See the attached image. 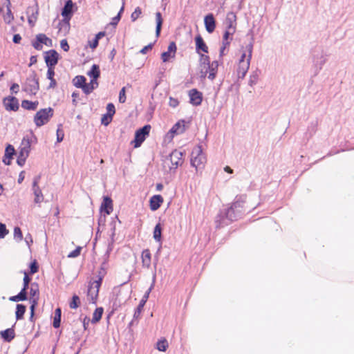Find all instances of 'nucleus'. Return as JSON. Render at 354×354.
Instances as JSON below:
<instances>
[{
	"label": "nucleus",
	"mask_w": 354,
	"mask_h": 354,
	"mask_svg": "<svg viewBox=\"0 0 354 354\" xmlns=\"http://www.w3.org/2000/svg\"><path fill=\"white\" fill-rule=\"evenodd\" d=\"M9 233L4 223H0V239H3Z\"/></svg>",
	"instance_id": "nucleus-56"
},
{
	"label": "nucleus",
	"mask_w": 354,
	"mask_h": 354,
	"mask_svg": "<svg viewBox=\"0 0 354 354\" xmlns=\"http://www.w3.org/2000/svg\"><path fill=\"white\" fill-rule=\"evenodd\" d=\"M205 162L206 156L203 152L202 147L198 145L192 151L191 165L198 169L203 168Z\"/></svg>",
	"instance_id": "nucleus-5"
},
{
	"label": "nucleus",
	"mask_w": 354,
	"mask_h": 354,
	"mask_svg": "<svg viewBox=\"0 0 354 354\" xmlns=\"http://www.w3.org/2000/svg\"><path fill=\"white\" fill-rule=\"evenodd\" d=\"M86 79L83 75H77L73 79V84L75 87L82 88L83 90V88L86 86Z\"/></svg>",
	"instance_id": "nucleus-32"
},
{
	"label": "nucleus",
	"mask_w": 354,
	"mask_h": 354,
	"mask_svg": "<svg viewBox=\"0 0 354 354\" xmlns=\"http://www.w3.org/2000/svg\"><path fill=\"white\" fill-rule=\"evenodd\" d=\"M106 113L109 115V118L113 117L115 113V108L113 103H109L106 105Z\"/></svg>",
	"instance_id": "nucleus-54"
},
{
	"label": "nucleus",
	"mask_w": 354,
	"mask_h": 354,
	"mask_svg": "<svg viewBox=\"0 0 354 354\" xmlns=\"http://www.w3.org/2000/svg\"><path fill=\"white\" fill-rule=\"evenodd\" d=\"M28 15V21L30 26H34L39 15V6L36 3L35 7H28L26 11Z\"/></svg>",
	"instance_id": "nucleus-16"
},
{
	"label": "nucleus",
	"mask_w": 354,
	"mask_h": 354,
	"mask_svg": "<svg viewBox=\"0 0 354 354\" xmlns=\"http://www.w3.org/2000/svg\"><path fill=\"white\" fill-rule=\"evenodd\" d=\"M199 63L201 67L207 68L212 62H210L209 57L203 54H200Z\"/></svg>",
	"instance_id": "nucleus-47"
},
{
	"label": "nucleus",
	"mask_w": 354,
	"mask_h": 354,
	"mask_svg": "<svg viewBox=\"0 0 354 354\" xmlns=\"http://www.w3.org/2000/svg\"><path fill=\"white\" fill-rule=\"evenodd\" d=\"M14 239L17 241L20 242L23 239V234L21 230L19 227L16 226L14 228Z\"/></svg>",
	"instance_id": "nucleus-51"
},
{
	"label": "nucleus",
	"mask_w": 354,
	"mask_h": 354,
	"mask_svg": "<svg viewBox=\"0 0 354 354\" xmlns=\"http://www.w3.org/2000/svg\"><path fill=\"white\" fill-rule=\"evenodd\" d=\"M124 1L122 0V6L120 10H119L118 15L112 19V21L111 22V24L112 26H117V24H118L119 21L121 19V15L124 11Z\"/></svg>",
	"instance_id": "nucleus-46"
},
{
	"label": "nucleus",
	"mask_w": 354,
	"mask_h": 354,
	"mask_svg": "<svg viewBox=\"0 0 354 354\" xmlns=\"http://www.w3.org/2000/svg\"><path fill=\"white\" fill-rule=\"evenodd\" d=\"M245 196H236L235 201L232 203V206L236 209V211H240L243 213V203H245Z\"/></svg>",
	"instance_id": "nucleus-29"
},
{
	"label": "nucleus",
	"mask_w": 354,
	"mask_h": 354,
	"mask_svg": "<svg viewBox=\"0 0 354 354\" xmlns=\"http://www.w3.org/2000/svg\"><path fill=\"white\" fill-rule=\"evenodd\" d=\"M150 129L151 126L149 124H145L136 131L134 140L131 141V144L133 145L134 148H138L141 146L147 136L149 134Z\"/></svg>",
	"instance_id": "nucleus-6"
},
{
	"label": "nucleus",
	"mask_w": 354,
	"mask_h": 354,
	"mask_svg": "<svg viewBox=\"0 0 354 354\" xmlns=\"http://www.w3.org/2000/svg\"><path fill=\"white\" fill-rule=\"evenodd\" d=\"M145 304H146L144 303V301H140L138 306H137V308L135 310V312L133 314V319H138L140 316V314H141L142 309Z\"/></svg>",
	"instance_id": "nucleus-52"
},
{
	"label": "nucleus",
	"mask_w": 354,
	"mask_h": 354,
	"mask_svg": "<svg viewBox=\"0 0 354 354\" xmlns=\"http://www.w3.org/2000/svg\"><path fill=\"white\" fill-rule=\"evenodd\" d=\"M11 3L8 1V5H6L7 12L3 16V19L6 24H10L14 20V16L10 9Z\"/></svg>",
	"instance_id": "nucleus-39"
},
{
	"label": "nucleus",
	"mask_w": 354,
	"mask_h": 354,
	"mask_svg": "<svg viewBox=\"0 0 354 354\" xmlns=\"http://www.w3.org/2000/svg\"><path fill=\"white\" fill-rule=\"evenodd\" d=\"M243 212L240 211H236V209L231 205L230 207L225 209L223 215H218V217H220V220L216 221V223L219 222L216 225V227H221L223 225H228V223L226 222L225 220L232 222L241 218Z\"/></svg>",
	"instance_id": "nucleus-3"
},
{
	"label": "nucleus",
	"mask_w": 354,
	"mask_h": 354,
	"mask_svg": "<svg viewBox=\"0 0 354 354\" xmlns=\"http://www.w3.org/2000/svg\"><path fill=\"white\" fill-rule=\"evenodd\" d=\"M163 203V198L161 195H154L149 200L150 209L156 211L161 206Z\"/></svg>",
	"instance_id": "nucleus-21"
},
{
	"label": "nucleus",
	"mask_w": 354,
	"mask_h": 354,
	"mask_svg": "<svg viewBox=\"0 0 354 354\" xmlns=\"http://www.w3.org/2000/svg\"><path fill=\"white\" fill-rule=\"evenodd\" d=\"M156 36L158 37L161 32L162 26L163 23V19L162 17V14L160 12H157L156 13Z\"/></svg>",
	"instance_id": "nucleus-31"
},
{
	"label": "nucleus",
	"mask_w": 354,
	"mask_h": 354,
	"mask_svg": "<svg viewBox=\"0 0 354 354\" xmlns=\"http://www.w3.org/2000/svg\"><path fill=\"white\" fill-rule=\"evenodd\" d=\"M75 4L72 0H66L62 9L61 15L65 21L71 20L77 8H74Z\"/></svg>",
	"instance_id": "nucleus-11"
},
{
	"label": "nucleus",
	"mask_w": 354,
	"mask_h": 354,
	"mask_svg": "<svg viewBox=\"0 0 354 354\" xmlns=\"http://www.w3.org/2000/svg\"><path fill=\"white\" fill-rule=\"evenodd\" d=\"M141 13V9L139 7H137L131 15L132 21H135L139 17Z\"/></svg>",
	"instance_id": "nucleus-60"
},
{
	"label": "nucleus",
	"mask_w": 354,
	"mask_h": 354,
	"mask_svg": "<svg viewBox=\"0 0 354 354\" xmlns=\"http://www.w3.org/2000/svg\"><path fill=\"white\" fill-rule=\"evenodd\" d=\"M55 76V71L54 68L49 67L47 71L46 77L50 80V84L48 86V88H54L57 85V82L54 78Z\"/></svg>",
	"instance_id": "nucleus-28"
},
{
	"label": "nucleus",
	"mask_w": 354,
	"mask_h": 354,
	"mask_svg": "<svg viewBox=\"0 0 354 354\" xmlns=\"http://www.w3.org/2000/svg\"><path fill=\"white\" fill-rule=\"evenodd\" d=\"M80 305V297L77 295H73L71 301L69 303V306L72 309H77Z\"/></svg>",
	"instance_id": "nucleus-48"
},
{
	"label": "nucleus",
	"mask_w": 354,
	"mask_h": 354,
	"mask_svg": "<svg viewBox=\"0 0 354 354\" xmlns=\"http://www.w3.org/2000/svg\"><path fill=\"white\" fill-rule=\"evenodd\" d=\"M186 123H189V122H186L185 120H178L169 130L167 133V136H169L171 139H172L175 135H179L183 133L186 129Z\"/></svg>",
	"instance_id": "nucleus-10"
},
{
	"label": "nucleus",
	"mask_w": 354,
	"mask_h": 354,
	"mask_svg": "<svg viewBox=\"0 0 354 354\" xmlns=\"http://www.w3.org/2000/svg\"><path fill=\"white\" fill-rule=\"evenodd\" d=\"M259 73H260L259 71L256 70V71H253L252 73V74L250 75L248 84L250 86H253L254 85H255L257 83Z\"/></svg>",
	"instance_id": "nucleus-42"
},
{
	"label": "nucleus",
	"mask_w": 354,
	"mask_h": 354,
	"mask_svg": "<svg viewBox=\"0 0 354 354\" xmlns=\"http://www.w3.org/2000/svg\"><path fill=\"white\" fill-rule=\"evenodd\" d=\"M29 268L30 274H33L37 272L39 270V266L37 262L35 260L31 262L29 265Z\"/></svg>",
	"instance_id": "nucleus-53"
},
{
	"label": "nucleus",
	"mask_w": 354,
	"mask_h": 354,
	"mask_svg": "<svg viewBox=\"0 0 354 354\" xmlns=\"http://www.w3.org/2000/svg\"><path fill=\"white\" fill-rule=\"evenodd\" d=\"M195 43L196 52L197 53L201 54V51L203 53H208V47L201 35L198 34L195 37Z\"/></svg>",
	"instance_id": "nucleus-20"
},
{
	"label": "nucleus",
	"mask_w": 354,
	"mask_h": 354,
	"mask_svg": "<svg viewBox=\"0 0 354 354\" xmlns=\"http://www.w3.org/2000/svg\"><path fill=\"white\" fill-rule=\"evenodd\" d=\"M1 337L6 342H10L15 337L13 328H9L0 332Z\"/></svg>",
	"instance_id": "nucleus-22"
},
{
	"label": "nucleus",
	"mask_w": 354,
	"mask_h": 354,
	"mask_svg": "<svg viewBox=\"0 0 354 354\" xmlns=\"http://www.w3.org/2000/svg\"><path fill=\"white\" fill-rule=\"evenodd\" d=\"M250 62L246 61L245 63L239 64L237 68L238 79H244L249 68Z\"/></svg>",
	"instance_id": "nucleus-24"
},
{
	"label": "nucleus",
	"mask_w": 354,
	"mask_h": 354,
	"mask_svg": "<svg viewBox=\"0 0 354 354\" xmlns=\"http://www.w3.org/2000/svg\"><path fill=\"white\" fill-rule=\"evenodd\" d=\"M39 104L38 101H30L28 100H24L21 102V107L26 110L35 111L37 108Z\"/></svg>",
	"instance_id": "nucleus-26"
},
{
	"label": "nucleus",
	"mask_w": 354,
	"mask_h": 354,
	"mask_svg": "<svg viewBox=\"0 0 354 354\" xmlns=\"http://www.w3.org/2000/svg\"><path fill=\"white\" fill-rule=\"evenodd\" d=\"M100 210L101 212H104L106 214H110L113 211V201L111 197L106 196H104L103 201L101 203Z\"/></svg>",
	"instance_id": "nucleus-18"
},
{
	"label": "nucleus",
	"mask_w": 354,
	"mask_h": 354,
	"mask_svg": "<svg viewBox=\"0 0 354 354\" xmlns=\"http://www.w3.org/2000/svg\"><path fill=\"white\" fill-rule=\"evenodd\" d=\"M142 263L144 267L149 268L151 266V253L149 250L145 249L142 252Z\"/></svg>",
	"instance_id": "nucleus-30"
},
{
	"label": "nucleus",
	"mask_w": 354,
	"mask_h": 354,
	"mask_svg": "<svg viewBox=\"0 0 354 354\" xmlns=\"http://www.w3.org/2000/svg\"><path fill=\"white\" fill-rule=\"evenodd\" d=\"M113 117L109 118V115L105 113L101 118V123L104 126H108L112 121Z\"/></svg>",
	"instance_id": "nucleus-55"
},
{
	"label": "nucleus",
	"mask_w": 354,
	"mask_h": 354,
	"mask_svg": "<svg viewBox=\"0 0 354 354\" xmlns=\"http://www.w3.org/2000/svg\"><path fill=\"white\" fill-rule=\"evenodd\" d=\"M41 176H37L34 178L32 182V189L33 191V194L35 195L34 201L35 203H40L44 200V196L42 194L41 190L38 186L39 181L40 180Z\"/></svg>",
	"instance_id": "nucleus-14"
},
{
	"label": "nucleus",
	"mask_w": 354,
	"mask_h": 354,
	"mask_svg": "<svg viewBox=\"0 0 354 354\" xmlns=\"http://www.w3.org/2000/svg\"><path fill=\"white\" fill-rule=\"evenodd\" d=\"M328 55L322 46H317L312 50V57L315 74L317 75L322 68L327 60Z\"/></svg>",
	"instance_id": "nucleus-2"
},
{
	"label": "nucleus",
	"mask_w": 354,
	"mask_h": 354,
	"mask_svg": "<svg viewBox=\"0 0 354 354\" xmlns=\"http://www.w3.org/2000/svg\"><path fill=\"white\" fill-rule=\"evenodd\" d=\"M62 318V310L60 308H57L55 310V315L53 318V326L55 328H58L61 324Z\"/></svg>",
	"instance_id": "nucleus-33"
},
{
	"label": "nucleus",
	"mask_w": 354,
	"mask_h": 354,
	"mask_svg": "<svg viewBox=\"0 0 354 354\" xmlns=\"http://www.w3.org/2000/svg\"><path fill=\"white\" fill-rule=\"evenodd\" d=\"M62 124L59 125V127L57 130V142H61L64 137V133L62 129H60Z\"/></svg>",
	"instance_id": "nucleus-59"
},
{
	"label": "nucleus",
	"mask_w": 354,
	"mask_h": 354,
	"mask_svg": "<svg viewBox=\"0 0 354 354\" xmlns=\"http://www.w3.org/2000/svg\"><path fill=\"white\" fill-rule=\"evenodd\" d=\"M233 32V31L232 32H230L229 30L225 31L223 37V45H229L230 43L227 41V39L229 38L230 35H232Z\"/></svg>",
	"instance_id": "nucleus-64"
},
{
	"label": "nucleus",
	"mask_w": 354,
	"mask_h": 354,
	"mask_svg": "<svg viewBox=\"0 0 354 354\" xmlns=\"http://www.w3.org/2000/svg\"><path fill=\"white\" fill-rule=\"evenodd\" d=\"M59 55L55 50H49L45 53L44 59L48 68L49 67L54 68L57 64Z\"/></svg>",
	"instance_id": "nucleus-12"
},
{
	"label": "nucleus",
	"mask_w": 354,
	"mask_h": 354,
	"mask_svg": "<svg viewBox=\"0 0 354 354\" xmlns=\"http://www.w3.org/2000/svg\"><path fill=\"white\" fill-rule=\"evenodd\" d=\"M3 104L6 110L8 111H17L19 108V100L14 96L5 97Z\"/></svg>",
	"instance_id": "nucleus-13"
},
{
	"label": "nucleus",
	"mask_w": 354,
	"mask_h": 354,
	"mask_svg": "<svg viewBox=\"0 0 354 354\" xmlns=\"http://www.w3.org/2000/svg\"><path fill=\"white\" fill-rule=\"evenodd\" d=\"M168 348V342L166 339H162L158 341L156 344V348L159 351L165 352Z\"/></svg>",
	"instance_id": "nucleus-45"
},
{
	"label": "nucleus",
	"mask_w": 354,
	"mask_h": 354,
	"mask_svg": "<svg viewBox=\"0 0 354 354\" xmlns=\"http://www.w3.org/2000/svg\"><path fill=\"white\" fill-rule=\"evenodd\" d=\"M218 67V61H213L209 65L207 66L209 73V75L207 76L208 79H209L210 80H213L216 77Z\"/></svg>",
	"instance_id": "nucleus-25"
},
{
	"label": "nucleus",
	"mask_w": 354,
	"mask_h": 354,
	"mask_svg": "<svg viewBox=\"0 0 354 354\" xmlns=\"http://www.w3.org/2000/svg\"><path fill=\"white\" fill-rule=\"evenodd\" d=\"M204 24L207 32L212 33L216 28V20L212 13H209L204 17Z\"/></svg>",
	"instance_id": "nucleus-17"
},
{
	"label": "nucleus",
	"mask_w": 354,
	"mask_h": 354,
	"mask_svg": "<svg viewBox=\"0 0 354 354\" xmlns=\"http://www.w3.org/2000/svg\"><path fill=\"white\" fill-rule=\"evenodd\" d=\"M236 17L235 14L232 12H230L227 15V17H226L227 28L228 29H232L233 32H234V29H235V28L233 26V24H234V22L236 21Z\"/></svg>",
	"instance_id": "nucleus-34"
},
{
	"label": "nucleus",
	"mask_w": 354,
	"mask_h": 354,
	"mask_svg": "<svg viewBox=\"0 0 354 354\" xmlns=\"http://www.w3.org/2000/svg\"><path fill=\"white\" fill-rule=\"evenodd\" d=\"M23 91L30 95H35L39 90V78L35 71H32L22 86Z\"/></svg>",
	"instance_id": "nucleus-1"
},
{
	"label": "nucleus",
	"mask_w": 354,
	"mask_h": 354,
	"mask_svg": "<svg viewBox=\"0 0 354 354\" xmlns=\"http://www.w3.org/2000/svg\"><path fill=\"white\" fill-rule=\"evenodd\" d=\"M184 155V152L178 151L177 149H174L169 153L168 158L171 163V167H170V170H176L178 166L181 165L183 163V156Z\"/></svg>",
	"instance_id": "nucleus-9"
},
{
	"label": "nucleus",
	"mask_w": 354,
	"mask_h": 354,
	"mask_svg": "<svg viewBox=\"0 0 354 354\" xmlns=\"http://www.w3.org/2000/svg\"><path fill=\"white\" fill-rule=\"evenodd\" d=\"M101 285L99 281H93L89 282L87 290V297L90 303L96 304Z\"/></svg>",
	"instance_id": "nucleus-8"
},
{
	"label": "nucleus",
	"mask_w": 354,
	"mask_h": 354,
	"mask_svg": "<svg viewBox=\"0 0 354 354\" xmlns=\"http://www.w3.org/2000/svg\"><path fill=\"white\" fill-rule=\"evenodd\" d=\"M26 142V144L24 147H21L20 149V151L18 154L17 158V163L20 167H23L25 165L26 158H28L30 149V144L31 141L28 138H24L22 140V144L24 145V142Z\"/></svg>",
	"instance_id": "nucleus-7"
},
{
	"label": "nucleus",
	"mask_w": 354,
	"mask_h": 354,
	"mask_svg": "<svg viewBox=\"0 0 354 354\" xmlns=\"http://www.w3.org/2000/svg\"><path fill=\"white\" fill-rule=\"evenodd\" d=\"M54 110L51 107L41 109L34 116V122L37 127L47 124L53 118Z\"/></svg>",
	"instance_id": "nucleus-4"
},
{
	"label": "nucleus",
	"mask_w": 354,
	"mask_h": 354,
	"mask_svg": "<svg viewBox=\"0 0 354 354\" xmlns=\"http://www.w3.org/2000/svg\"><path fill=\"white\" fill-rule=\"evenodd\" d=\"M60 46L62 49L65 52H68L69 50L70 46L66 39H64L60 41Z\"/></svg>",
	"instance_id": "nucleus-62"
},
{
	"label": "nucleus",
	"mask_w": 354,
	"mask_h": 354,
	"mask_svg": "<svg viewBox=\"0 0 354 354\" xmlns=\"http://www.w3.org/2000/svg\"><path fill=\"white\" fill-rule=\"evenodd\" d=\"M70 21L71 20L65 21V19L63 18L62 21L58 24L59 30L68 32L70 30Z\"/></svg>",
	"instance_id": "nucleus-43"
},
{
	"label": "nucleus",
	"mask_w": 354,
	"mask_h": 354,
	"mask_svg": "<svg viewBox=\"0 0 354 354\" xmlns=\"http://www.w3.org/2000/svg\"><path fill=\"white\" fill-rule=\"evenodd\" d=\"M82 250L81 247H77L74 250L71 252L68 255V257L69 258H75L78 257L80 254V252Z\"/></svg>",
	"instance_id": "nucleus-61"
},
{
	"label": "nucleus",
	"mask_w": 354,
	"mask_h": 354,
	"mask_svg": "<svg viewBox=\"0 0 354 354\" xmlns=\"http://www.w3.org/2000/svg\"><path fill=\"white\" fill-rule=\"evenodd\" d=\"M189 102L194 106H199L203 100V94L196 88H192L189 91Z\"/></svg>",
	"instance_id": "nucleus-15"
},
{
	"label": "nucleus",
	"mask_w": 354,
	"mask_h": 354,
	"mask_svg": "<svg viewBox=\"0 0 354 354\" xmlns=\"http://www.w3.org/2000/svg\"><path fill=\"white\" fill-rule=\"evenodd\" d=\"M104 313V308L102 307L97 308L93 314L91 319V323L96 324L102 319V315Z\"/></svg>",
	"instance_id": "nucleus-38"
},
{
	"label": "nucleus",
	"mask_w": 354,
	"mask_h": 354,
	"mask_svg": "<svg viewBox=\"0 0 354 354\" xmlns=\"http://www.w3.org/2000/svg\"><path fill=\"white\" fill-rule=\"evenodd\" d=\"M38 300H39V297H37L30 299V301L31 304L30 310V311H32V314H33V312H35V308L38 304Z\"/></svg>",
	"instance_id": "nucleus-58"
},
{
	"label": "nucleus",
	"mask_w": 354,
	"mask_h": 354,
	"mask_svg": "<svg viewBox=\"0 0 354 354\" xmlns=\"http://www.w3.org/2000/svg\"><path fill=\"white\" fill-rule=\"evenodd\" d=\"M30 298L39 297V285L37 283L34 282L31 283L30 288Z\"/></svg>",
	"instance_id": "nucleus-41"
},
{
	"label": "nucleus",
	"mask_w": 354,
	"mask_h": 354,
	"mask_svg": "<svg viewBox=\"0 0 354 354\" xmlns=\"http://www.w3.org/2000/svg\"><path fill=\"white\" fill-rule=\"evenodd\" d=\"M36 39L40 43V44H44L48 46L52 45V40L48 38L45 34L39 33L36 35Z\"/></svg>",
	"instance_id": "nucleus-37"
},
{
	"label": "nucleus",
	"mask_w": 354,
	"mask_h": 354,
	"mask_svg": "<svg viewBox=\"0 0 354 354\" xmlns=\"http://www.w3.org/2000/svg\"><path fill=\"white\" fill-rule=\"evenodd\" d=\"M26 306L24 304H17L16 312H15L16 319L17 320L22 319L24 318V313H26Z\"/></svg>",
	"instance_id": "nucleus-35"
},
{
	"label": "nucleus",
	"mask_w": 354,
	"mask_h": 354,
	"mask_svg": "<svg viewBox=\"0 0 354 354\" xmlns=\"http://www.w3.org/2000/svg\"><path fill=\"white\" fill-rule=\"evenodd\" d=\"M87 75L95 82L96 86H98L97 79L100 76V67L97 64H93L91 70L87 73Z\"/></svg>",
	"instance_id": "nucleus-23"
},
{
	"label": "nucleus",
	"mask_w": 354,
	"mask_h": 354,
	"mask_svg": "<svg viewBox=\"0 0 354 354\" xmlns=\"http://www.w3.org/2000/svg\"><path fill=\"white\" fill-rule=\"evenodd\" d=\"M15 154V149L11 145H8L5 149L4 156L3 158V162L6 165H10L13 156Z\"/></svg>",
	"instance_id": "nucleus-19"
},
{
	"label": "nucleus",
	"mask_w": 354,
	"mask_h": 354,
	"mask_svg": "<svg viewBox=\"0 0 354 354\" xmlns=\"http://www.w3.org/2000/svg\"><path fill=\"white\" fill-rule=\"evenodd\" d=\"M126 101L125 88L123 87L119 93V102L120 103H124Z\"/></svg>",
	"instance_id": "nucleus-63"
},
{
	"label": "nucleus",
	"mask_w": 354,
	"mask_h": 354,
	"mask_svg": "<svg viewBox=\"0 0 354 354\" xmlns=\"http://www.w3.org/2000/svg\"><path fill=\"white\" fill-rule=\"evenodd\" d=\"M156 278V272H154L153 274V277H152L151 284L150 287L148 288V290L145 292L144 295L142 296V298L141 299L140 301H144V303H145V304L147 303V301L149 299L150 292H151V290L153 289V288L155 286Z\"/></svg>",
	"instance_id": "nucleus-36"
},
{
	"label": "nucleus",
	"mask_w": 354,
	"mask_h": 354,
	"mask_svg": "<svg viewBox=\"0 0 354 354\" xmlns=\"http://www.w3.org/2000/svg\"><path fill=\"white\" fill-rule=\"evenodd\" d=\"M253 46H254V37H253V36H252L250 42L248 45H246V50L248 53V58H247L246 61L250 62V60L252 59Z\"/></svg>",
	"instance_id": "nucleus-50"
},
{
	"label": "nucleus",
	"mask_w": 354,
	"mask_h": 354,
	"mask_svg": "<svg viewBox=\"0 0 354 354\" xmlns=\"http://www.w3.org/2000/svg\"><path fill=\"white\" fill-rule=\"evenodd\" d=\"M162 225L160 223H158L153 230V237L160 245L162 244Z\"/></svg>",
	"instance_id": "nucleus-27"
},
{
	"label": "nucleus",
	"mask_w": 354,
	"mask_h": 354,
	"mask_svg": "<svg viewBox=\"0 0 354 354\" xmlns=\"http://www.w3.org/2000/svg\"><path fill=\"white\" fill-rule=\"evenodd\" d=\"M97 86H96L95 82L93 81V80H91L89 83L86 82V86L84 88H83V92L88 95L91 93L95 88H97Z\"/></svg>",
	"instance_id": "nucleus-44"
},
{
	"label": "nucleus",
	"mask_w": 354,
	"mask_h": 354,
	"mask_svg": "<svg viewBox=\"0 0 354 354\" xmlns=\"http://www.w3.org/2000/svg\"><path fill=\"white\" fill-rule=\"evenodd\" d=\"M28 299V293H25L24 290H21L17 295L12 296L9 298L10 301L18 302L20 301H26Z\"/></svg>",
	"instance_id": "nucleus-40"
},
{
	"label": "nucleus",
	"mask_w": 354,
	"mask_h": 354,
	"mask_svg": "<svg viewBox=\"0 0 354 354\" xmlns=\"http://www.w3.org/2000/svg\"><path fill=\"white\" fill-rule=\"evenodd\" d=\"M176 50H177V47H176V43L174 41L170 42L169 45L168 46V48H167V51L169 52L171 54H172L171 57H175Z\"/></svg>",
	"instance_id": "nucleus-57"
},
{
	"label": "nucleus",
	"mask_w": 354,
	"mask_h": 354,
	"mask_svg": "<svg viewBox=\"0 0 354 354\" xmlns=\"http://www.w3.org/2000/svg\"><path fill=\"white\" fill-rule=\"evenodd\" d=\"M104 264H105V262H104L102 264V266L100 268V270L98 271L97 279L94 280V281H99L100 283H101V284H102L103 279L106 273V270H105L104 267L103 266Z\"/></svg>",
	"instance_id": "nucleus-49"
}]
</instances>
